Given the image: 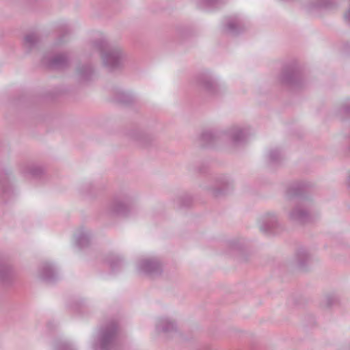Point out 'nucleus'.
Returning a JSON list of instances; mask_svg holds the SVG:
<instances>
[{
    "label": "nucleus",
    "mask_w": 350,
    "mask_h": 350,
    "mask_svg": "<svg viewBox=\"0 0 350 350\" xmlns=\"http://www.w3.org/2000/svg\"><path fill=\"white\" fill-rule=\"evenodd\" d=\"M92 45L100 53L103 63L107 68L114 70L122 66L125 54L121 48L109 45L103 38L94 40Z\"/></svg>",
    "instance_id": "f257e3e1"
},
{
    "label": "nucleus",
    "mask_w": 350,
    "mask_h": 350,
    "mask_svg": "<svg viewBox=\"0 0 350 350\" xmlns=\"http://www.w3.org/2000/svg\"><path fill=\"white\" fill-rule=\"evenodd\" d=\"M118 325L111 321L101 328L98 336L95 341V350H113L116 345Z\"/></svg>",
    "instance_id": "f03ea898"
},
{
    "label": "nucleus",
    "mask_w": 350,
    "mask_h": 350,
    "mask_svg": "<svg viewBox=\"0 0 350 350\" xmlns=\"http://www.w3.org/2000/svg\"><path fill=\"white\" fill-rule=\"evenodd\" d=\"M137 269L139 271L151 277L160 275L162 271L161 265L156 258H146L140 260Z\"/></svg>",
    "instance_id": "7ed1b4c3"
},
{
    "label": "nucleus",
    "mask_w": 350,
    "mask_h": 350,
    "mask_svg": "<svg viewBox=\"0 0 350 350\" xmlns=\"http://www.w3.org/2000/svg\"><path fill=\"white\" fill-rule=\"evenodd\" d=\"M279 223L277 216L273 213L265 214L260 221L259 228L260 231L266 234H274L277 232Z\"/></svg>",
    "instance_id": "20e7f679"
},
{
    "label": "nucleus",
    "mask_w": 350,
    "mask_h": 350,
    "mask_svg": "<svg viewBox=\"0 0 350 350\" xmlns=\"http://www.w3.org/2000/svg\"><path fill=\"white\" fill-rule=\"evenodd\" d=\"M289 218L296 222L304 224L310 221V215L306 208V202H299L290 212Z\"/></svg>",
    "instance_id": "39448f33"
},
{
    "label": "nucleus",
    "mask_w": 350,
    "mask_h": 350,
    "mask_svg": "<svg viewBox=\"0 0 350 350\" xmlns=\"http://www.w3.org/2000/svg\"><path fill=\"white\" fill-rule=\"evenodd\" d=\"M43 63L53 69H60L67 66L68 64V59L66 54H57L52 58H49L44 56L43 58Z\"/></svg>",
    "instance_id": "423d86ee"
},
{
    "label": "nucleus",
    "mask_w": 350,
    "mask_h": 350,
    "mask_svg": "<svg viewBox=\"0 0 350 350\" xmlns=\"http://www.w3.org/2000/svg\"><path fill=\"white\" fill-rule=\"evenodd\" d=\"M108 211L111 215L126 216L130 211V206L122 200L114 199L109 203Z\"/></svg>",
    "instance_id": "0eeeda50"
},
{
    "label": "nucleus",
    "mask_w": 350,
    "mask_h": 350,
    "mask_svg": "<svg viewBox=\"0 0 350 350\" xmlns=\"http://www.w3.org/2000/svg\"><path fill=\"white\" fill-rule=\"evenodd\" d=\"M281 81L283 83L288 85H298L300 76L293 68H286L282 72Z\"/></svg>",
    "instance_id": "6e6552de"
},
{
    "label": "nucleus",
    "mask_w": 350,
    "mask_h": 350,
    "mask_svg": "<svg viewBox=\"0 0 350 350\" xmlns=\"http://www.w3.org/2000/svg\"><path fill=\"white\" fill-rule=\"evenodd\" d=\"M247 130L245 128H240L239 126L232 127L230 131L229 135L236 144H241L245 141L247 136Z\"/></svg>",
    "instance_id": "1a4fd4ad"
},
{
    "label": "nucleus",
    "mask_w": 350,
    "mask_h": 350,
    "mask_svg": "<svg viewBox=\"0 0 350 350\" xmlns=\"http://www.w3.org/2000/svg\"><path fill=\"white\" fill-rule=\"evenodd\" d=\"M40 278L47 282H52L56 278V273L50 264L42 265L40 271Z\"/></svg>",
    "instance_id": "9d476101"
},
{
    "label": "nucleus",
    "mask_w": 350,
    "mask_h": 350,
    "mask_svg": "<svg viewBox=\"0 0 350 350\" xmlns=\"http://www.w3.org/2000/svg\"><path fill=\"white\" fill-rule=\"evenodd\" d=\"M157 329L164 332H170L176 329V325L167 318H161L157 323Z\"/></svg>",
    "instance_id": "9b49d317"
},
{
    "label": "nucleus",
    "mask_w": 350,
    "mask_h": 350,
    "mask_svg": "<svg viewBox=\"0 0 350 350\" xmlns=\"http://www.w3.org/2000/svg\"><path fill=\"white\" fill-rule=\"evenodd\" d=\"M304 188V185L299 183H295L290 185L286 191V198L290 199L295 196H299L301 194Z\"/></svg>",
    "instance_id": "f8f14e48"
},
{
    "label": "nucleus",
    "mask_w": 350,
    "mask_h": 350,
    "mask_svg": "<svg viewBox=\"0 0 350 350\" xmlns=\"http://www.w3.org/2000/svg\"><path fill=\"white\" fill-rule=\"evenodd\" d=\"M200 85L207 92L211 94L217 92V85L208 77H202L199 79Z\"/></svg>",
    "instance_id": "ddd939ff"
},
{
    "label": "nucleus",
    "mask_w": 350,
    "mask_h": 350,
    "mask_svg": "<svg viewBox=\"0 0 350 350\" xmlns=\"http://www.w3.org/2000/svg\"><path fill=\"white\" fill-rule=\"evenodd\" d=\"M227 31L232 34H237L241 29V24L237 17H230L226 23Z\"/></svg>",
    "instance_id": "4468645a"
},
{
    "label": "nucleus",
    "mask_w": 350,
    "mask_h": 350,
    "mask_svg": "<svg viewBox=\"0 0 350 350\" xmlns=\"http://www.w3.org/2000/svg\"><path fill=\"white\" fill-rule=\"evenodd\" d=\"M12 268L8 265H2L0 266V281L4 283L9 282L13 277Z\"/></svg>",
    "instance_id": "2eb2a0df"
},
{
    "label": "nucleus",
    "mask_w": 350,
    "mask_h": 350,
    "mask_svg": "<svg viewBox=\"0 0 350 350\" xmlns=\"http://www.w3.org/2000/svg\"><path fill=\"white\" fill-rule=\"evenodd\" d=\"M77 72L79 78L81 81H86L90 79L93 72L92 68L90 66L86 65L79 67Z\"/></svg>",
    "instance_id": "dca6fc26"
},
{
    "label": "nucleus",
    "mask_w": 350,
    "mask_h": 350,
    "mask_svg": "<svg viewBox=\"0 0 350 350\" xmlns=\"http://www.w3.org/2000/svg\"><path fill=\"white\" fill-rule=\"evenodd\" d=\"M38 42V35L36 33L32 32V33H27L25 36L23 44H24V46L27 49L30 50L36 45Z\"/></svg>",
    "instance_id": "f3484780"
},
{
    "label": "nucleus",
    "mask_w": 350,
    "mask_h": 350,
    "mask_svg": "<svg viewBox=\"0 0 350 350\" xmlns=\"http://www.w3.org/2000/svg\"><path fill=\"white\" fill-rule=\"evenodd\" d=\"M296 262L300 267H304L310 260V255L305 249L299 250L296 254Z\"/></svg>",
    "instance_id": "a211bd4d"
},
{
    "label": "nucleus",
    "mask_w": 350,
    "mask_h": 350,
    "mask_svg": "<svg viewBox=\"0 0 350 350\" xmlns=\"http://www.w3.org/2000/svg\"><path fill=\"white\" fill-rule=\"evenodd\" d=\"M90 240V233L87 231H82L76 235V241L79 246L83 247L88 245Z\"/></svg>",
    "instance_id": "6ab92c4d"
},
{
    "label": "nucleus",
    "mask_w": 350,
    "mask_h": 350,
    "mask_svg": "<svg viewBox=\"0 0 350 350\" xmlns=\"http://www.w3.org/2000/svg\"><path fill=\"white\" fill-rule=\"evenodd\" d=\"M201 140L204 146H211L216 140V135L211 131H206L202 133Z\"/></svg>",
    "instance_id": "aec40b11"
},
{
    "label": "nucleus",
    "mask_w": 350,
    "mask_h": 350,
    "mask_svg": "<svg viewBox=\"0 0 350 350\" xmlns=\"http://www.w3.org/2000/svg\"><path fill=\"white\" fill-rule=\"evenodd\" d=\"M41 169L34 165H27L23 169L24 174H29L32 176H38L41 173Z\"/></svg>",
    "instance_id": "412c9836"
},
{
    "label": "nucleus",
    "mask_w": 350,
    "mask_h": 350,
    "mask_svg": "<svg viewBox=\"0 0 350 350\" xmlns=\"http://www.w3.org/2000/svg\"><path fill=\"white\" fill-rule=\"evenodd\" d=\"M226 182L225 181H220L217 183V187L218 188H214L212 190L213 194L215 196H219L220 195H222L224 193V191L226 187Z\"/></svg>",
    "instance_id": "4be33fe9"
},
{
    "label": "nucleus",
    "mask_w": 350,
    "mask_h": 350,
    "mask_svg": "<svg viewBox=\"0 0 350 350\" xmlns=\"http://www.w3.org/2000/svg\"><path fill=\"white\" fill-rule=\"evenodd\" d=\"M0 183L2 189V192L5 193H8L11 189L10 185L7 178L4 176L0 178Z\"/></svg>",
    "instance_id": "5701e85b"
},
{
    "label": "nucleus",
    "mask_w": 350,
    "mask_h": 350,
    "mask_svg": "<svg viewBox=\"0 0 350 350\" xmlns=\"http://www.w3.org/2000/svg\"><path fill=\"white\" fill-rule=\"evenodd\" d=\"M116 100L119 103H125L129 101V96L122 91L117 93Z\"/></svg>",
    "instance_id": "b1692460"
},
{
    "label": "nucleus",
    "mask_w": 350,
    "mask_h": 350,
    "mask_svg": "<svg viewBox=\"0 0 350 350\" xmlns=\"http://www.w3.org/2000/svg\"><path fill=\"white\" fill-rule=\"evenodd\" d=\"M269 158L270 161L276 162L280 158V152L278 150H272L269 152Z\"/></svg>",
    "instance_id": "393cba45"
},
{
    "label": "nucleus",
    "mask_w": 350,
    "mask_h": 350,
    "mask_svg": "<svg viewBox=\"0 0 350 350\" xmlns=\"http://www.w3.org/2000/svg\"><path fill=\"white\" fill-rule=\"evenodd\" d=\"M317 8H331L330 0H319V1L314 6Z\"/></svg>",
    "instance_id": "a878e982"
},
{
    "label": "nucleus",
    "mask_w": 350,
    "mask_h": 350,
    "mask_svg": "<svg viewBox=\"0 0 350 350\" xmlns=\"http://www.w3.org/2000/svg\"><path fill=\"white\" fill-rule=\"evenodd\" d=\"M110 267L112 269H116L122 265V260L119 258H116L110 261Z\"/></svg>",
    "instance_id": "bb28decb"
},
{
    "label": "nucleus",
    "mask_w": 350,
    "mask_h": 350,
    "mask_svg": "<svg viewBox=\"0 0 350 350\" xmlns=\"http://www.w3.org/2000/svg\"><path fill=\"white\" fill-rule=\"evenodd\" d=\"M220 0H204L205 3L208 7H214L218 4Z\"/></svg>",
    "instance_id": "cd10ccee"
},
{
    "label": "nucleus",
    "mask_w": 350,
    "mask_h": 350,
    "mask_svg": "<svg viewBox=\"0 0 350 350\" xmlns=\"http://www.w3.org/2000/svg\"><path fill=\"white\" fill-rule=\"evenodd\" d=\"M59 350H73L68 343H63L59 347Z\"/></svg>",
    "instance_id": "c85d7f7f"
},
{
    "label": "nucleus",
    "mask_w": 350,
    "mask_h": 350,
    "mask_svg": "<svg viewBox=\"0 0 350 350\" xmlns=\"http://www.w3.org/2000/svg\"><path fill=\"white\" fill-rule=\"evenodd\" d=\"M189 200H187V202L186 203H182L181 206H187L189 205Z\"/></svg>",
    "instance_id": "c756f323"
},
{
    "label": "nucleus",
    "mask_w": 350,
    "mask_h": 350,
    "mask_svg": "<svg viewBox=\"0 0 350 350\" xmlns=\"http://www.w3.org/2000/svg\"><path fill=\"white\" fill-rule=\"evenodd\" d=\"M344 110H345L346 112H350V108H349V107H345V108H344Z\"/></svg>",
    "instance_id": "7c9ffc66"
},
{
    "label": "nucleus",
    "mask_w": 350,
    "mask_h": 350,
    "mask_svg": "<svg viewBox=\"0 0 350 350\" xmlns=\"http://www.w3.org/2000/svg\"><path fill=\"white\" fill-rule=\"evenodd\" d=\"M330 297H327V302H328V305L330 306L332 304V302L330 301Z\"/></svg>",
    "instance_id": "2f4dec72"
},
{
    "label": "nucleus",
    "mask_w": 350,
    "mask_h": 350,
    "mask_svg": "<svg viewBox=\"0 0 350 350\" xmlns=\"http://www.w3.org/2000/svg\"><path fill=\"white\" fill-rule=\"evenodd\" d=\"M348 184H349V185L350 187V173H349V175L348 176Z\"/></svg>",
    "instance_id": "473e14b6"
}]
</instances>
